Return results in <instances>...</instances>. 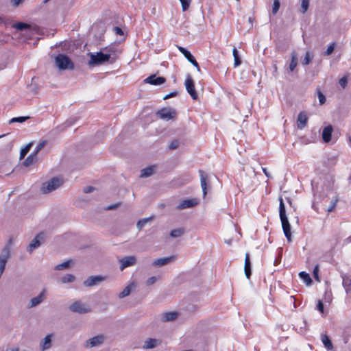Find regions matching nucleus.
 I'll list each match as a JSON object with an SVG mask.
<instances>
[{"instance_id":"nucleus-41","label":"nucleus","mask_w":351,"mask_h":351,"mask_svg":"<svg viewBox=\"0 0 351 351\" xmlns=\"http://www.w3.org/2000/svg\"><path fill=\"white\" fill-rule=\"evenodd\" d=\"M313 57L311 56L310 52L307 51L305 54L304 58L302 61V64L304 65H308L311 63L312 61Z\"/></svg>"},{"instance_id":"nucleus-18","label":"nucleus","mask_w":351,"mask_h":351,"mask_svg":"<svg viewBox=\"0 0 351 351\" xmlns=\"http://www.w3.org/2000/svg\"><path fill=\"white\" fill-rule=\"evenodd\" d=\"M308 117L305 112H300L298 114V119H297V126L299 129H302L304 127H306L307 124Z\"/></svg>"},{"instance_id":"nucleus-54","label":"nucleus","mask_w":351,"mask_h":351,"mask_svg":"<svg viewBox=\"0 0 351 351\" xmlns=\"http://www.w3.org/2000/svg\"><path fill=\"white\" fill-rule=\"evenodd\" d=\"M25 0H12V5L14 7L19 6L21 3H22Z\"/></svg>"},{"instance_id":"nucleus-57","label":"nucleus","mask_w":351,"mask_h":351,"mask_svg":"<svg viewBox=\"0 0 351 351\" xmlns=\"http://www.w3.org/2000/svg\"><path fill=\"white\" fill-rule=\"evenodd\" d=\"M232 54H233L234 58L239 56L238 51H237V49L236 48H234V49H233V50H232Z\"/></svg>"},{"instance_id":"nucleus-62","label":"nucleus","mask_w":351,"mask_h":351,"mask_svg":"<svg viewBox=\"0 0 351 351\" xmlns=\"http://www.w3.org/2000/svg\"><path fill=\"white\" fill-rule=\"evenodd\" d=\"M226 243L230 245L231 243V241L230 240L226 241Z\"/></svg>"},{"instance_id":"nucleus-15","label":"nucleus","mask_w":351,"mask_h":351,"mask_svg":"<svg viewBox=\"0 0 351 351\" xmlns=\"http://www.w3.org/2000/svg\"><path fill=\"white\" fill-rule=\"evenodd\" d=\"M144 82L153 85H160L166 82V79L163 77H156V75H151Z\"/></svg>"},{"instance_id":"nucleus-50","label":"nucleus","mask_w":351,"mask_h":351,"mask_svg":"<svg viewBox=\"0 0 351 351\" xmlns=\"http://www.w3.org/2000/svg\"><path fill=\"white\" fill-rule=\"evenodd\" d=\"M95 190V188L93 187V186H85L84 189H83V192L84 193H92Z\"/></svg>"},{"instance_id":"nucleus-19","label":"nucleus","mask_w":351,"mask_h":351,"mask_svg":"<svg viewBox=\"0 0 351 351\" xmlns=\"http://www.w3.org/2000/svg\"><path fill=\"white\" fill-rule=\"evenodd\" d=\"M45 290L40 293L38 295L34 297L30 300L28 305L29 308H33L40 304L44 300Z\"/></svg>"},{"instance_id":"nucleus-31","label":"nucleus","mask_w":351,"mask_h":351,"mask_svg":"<svg viewBox=\"0 0 351 351\" xmlns=\"http://www.w3.org/2000/svg\"><path fill=\"white\" fill-rule=\"evenodd\" d=\"M36 154L34 153L31 154L29 156L27 157V158L23 162V165L25 167H29L32 165L37 159Z\"/></svg>"},{"instance_id":"nucleus-16","label":"nucleus","mask_w":351,"mask_h":351,"mask_svg":"<svg viewBox=\"0 0 351 351\" xmlns=\"http://www.w3.org/2000/svg\"><path fill=\"white\" fill-rule=\"evenodd\" d=\"M53 334L47 335L40 343V348L42 351L47 350L52 346Z\"/></svg>"},{"instance_id":"nucleus-3","label":"nucleus","mask_w":351,"mask_h":351,"mask_svg":"<svg viewBox=\"0 0 351 351\" xmlns=\"http://www.w3.org/2000/svg\"><path fill=\"white\" fill-rule=\"evenodd\" d=\"M90 60L88 62V65L90 66L101 64L109 60L110 55L108 53H103L102 52H98L96 54L90 53H89Z\"/></svg>"},{"instance_id":"nucleus-38","label":"nucleus","mask_w":351,"mask_h":351,"mask_svg":"<svg viewBox=\"0 0 351 351\" xmlns=\"http://www.w3.org/2000/svg\"><path fill=\"white\" fill-rule=\"evenodd\" d=\"M75 280V277L73 274H66L61 279L62 283L72 282Z\"/></svg>"},{"instance_id":"nucleus-34","label":"nucleus","mask_w":351,"mask_h":351,"mask_svg":"<svg viewBox=\"0 0 351 351\" xmlns=\"http://www.w3.org/2000/svg\"><path fill=\"white\" fill-rule=\"evenodd\" d=\"M299 276L307 285H310L312 283V279L311 278L309 274L305 271H301L299 274Z\"/></svg>"},{"instance_id":"nucleus-55","label":"nucleus","mask_w":351,"mask_h":351,"mask_svg":"<svg viewBox=\"0 0 351 351\" xmlns=\"http://www.w3.org/2000/svg\"><path fill=\"white\" fill-rule=\"evenodd\" d=\"M114 30L117 34L123 35V32L120 27H114Z\"/></svg>"},{"instance_id":"nucleus-33","label":"nucleus","mask_w":351,"mask_h":351,"mask_svg":"<svg viewBox=\"0 0 351 351\" xmlns=\"http://www.w3.org/2000/svg\"><path fill=\"white\" fill-rule=\"evenodd\" d=\"M322 341L323 344L327 349L330 350L332 348V343L328 335H322Z\"/></svg>"},{"instance_id":"nucleus-25","label":"nucleus","mask_w":351,"mask_h":351,"mask_svg":"<svg viewBox=\"0 0 351 351\" xmlns=\"http://www.w3.org/2000/svg\"><path fill=\"white\" fill-rule=\"evenodd\" d=\"M158 343V340L156 339L149 338L144 342L143 348L144 349H152L155 348Z\"/></svg>"},{"instance_id":"nucleus-21","label":"nucleus","mask_w":351,"mask_h":351,"mask_svg":"<svg viewBox=\"0 0 351 351\" xmlns=\"http://www.w3.org/2000/svg\"><path fill=\"white\" fill-rule=\"evenodd\" d=\"M136 285L134 282L130 283L125 289L119 294V298H123L128 296L132 290L135 289Z\"/></svg>"},{"instance_id":"nucleus-37","label":"nucleus","mask_w":351,"mask_h":351,"mask_svg":"<svg viewBox=\"0 0 351 351\" xmlns=\"http://www.w3.org/2000/svg\"><path fill=\"white\" fill-rule=\"evenodd\" d=\"M71 262H72V260H71V259L67 260V261H64V263H62L61 264L57 265L55 267V269H56V270H62V269L68 268V267H69L70 263Z\"/></svg>"},{"instance_id":"nucleus-26","label":"nucleus","mask_w":351,"mask_h":351,"mask_svg":"<svg viewBox=\"0 0 351 351\" xmlns=\"http://www.w3.org/2000/svg\"><path fill=\"white\" fill-rule=\"evenodd\" d=\"M12 27L15 28L16 29L19 31H23V30H31L32 26L29 24L23 23V22H19L16 23H14L12 25Z\"/></svg>"},{"instance_id":"nucleus-1","label":"nucleus","mask_w":351,"mask_h":351,"mask_svg":"<svg viewBox=\"0 0 351 351\" xmlns=\"http://www.w3.org/2000/svg\"><path fill=\"white\" fill-rule=\"evenodd\" d=\"M63 184L62 179L58 178H53L48 182L43 184L41 191L43 193H49L58 189Z\"/></svg>"},{"instance_id":"nucleus-24","label":"nucleus","mask_w":351,"mask_h":351,"mask_svg":"<svg viewBox=\"0 0 351 351\" xmlns=\"http://www.w3.org/2000/svg\"><path fill=\"white\" fill-rule=\"evenodd\" d=\"M298 54L294 51L291 53V60L289 65V70L290 72H293L298 65Z\"/></svg>"},{"instance_id":"nucleus-61","label":"nucleus","mask_w":351,"mask_h":351,"mask_svg":"<svg viewBox=\"0 0 351 351\" xmlns=\"http://www.w3.org/2000/svg\"><path fill=\"white\" fill-rule=\"evenodd\" d=\"M274 71H276L277 69H278V67H277V65L275 64L274 66Z\"/></svg>"},{"instance_id":"nucleus-47","label":"nucleus","mask_w":351,"mask_h":351,"mask_svg":"<svg viewBox=\"0 0 351 351\" xmlns=\"http://www.w3.org/2000/svg\"><path fill=\"white\" fill-rule=\"evenodd\" d=\"M158 278H159L156 276L150 277L146 280L145 283L147 286H151L154 285L158 280Z\"/></svg>"},{"instance_id":"nucleus-63","label":"nucleus","mask_w":351,"mask_h":351,"mask_svg":"<svg viewBox=\"0 0 351 351\" xmlns=\"http://www.w3.org/2000/svg\"><path fill=\"white\" fill-rule=\"evenodd\" d=\"M3 22V19L0 16V23Z\"/></svg>"},{"instance_id":"nucleus-60","label":"nucleus","mask_w":351,"mask_h":351,"mask_svg":"<svg viewBox=\"0 0 351 351\" xmlns=\"http://www.w3.org/2000/svg\"><path fill=\"white\" fill-rule=\"evenodd\" d=\"M253 20H254V19H253L252 17H249V18H248V21H249V23H250V26H251L250 27H252V25H253Z\"/></svg>"},{"instance_id":"nucleus-23","label":"nucleus","mask_w":351,"mask_h":351,"mask_svg":"<svg viewBox=\"0 0 351 351\" xmlns=\"http://www.w3.org/2000/svg\"><path fill=\"white\" fill-rule=\"evenodd\" d=\"M244 272L246 278L249 279L251 276V263L250 261V254L248 253L245 254Z\"/></svg>"},{"instance_id":"nucleus-11","label":"nucleus","mask_w":351,"mask_h":351,"mask_svg":"<svg viewBox=\"0 0 351 351\" xmlns=\"http://www.w3.org/2000/svg\"><path fill=\"white\" fill-rule=\"evenodd\" d=\"M199 203V200L196 198L184 199L177 206V209L183 210L185 208H193L198 205Z\"/></svg>"},{"instance_id":"nucleus-22","label":"nucleus","mask_w":351,"mask_h":351,"mask_svg":"<svg viewBox=\"0 0 351 351\" xmlns=\"http://www.w3.org/2000/svg\"><path fill=\"white\" fill-rule=\"evenodd\" d=\"M156 166L152 165L143 169L141 171V178H148L152 176L156 171Z\"/></svg>"},{"instance_id":"nucleus-42","label":"nucleus","mask_w":351,"mask_h":351,"mask_svg":"<svg viewBox=\"0 0 351 351\" xmlns=\"http://www.w3.org/2000/svg\"><path fill=\"white\" fill-rule=\"evenodd\" d=\"M47 141L43 140L41 142L38 143V145L36 146L35 151L34 152V154L36 155L38 153L47 145Z\"/></svg>"},{"instance_id":"nucleus-7","label":"nucleus","mask_w":351,"mask_h":351,"mask_svg":"<svg viewBox=\"0 0 351 351\" xmlns=\"http://www.w3.org/2000/svg\"><path fill=\"white\" fill-rule=\"evenodd\" d=\"M106 337L104 335H98L95 337H93L85 342L86 348H93L96 346H101L105 341Z\"/></svg>"},{"instance_id":"nucleus-43","label":"nucleus","mask_w":351,"mask_h":351,"mask_svg":"<svg viewBox=\"0 0 351 351\" xmlns=\"http://www.w3.org/2000/svg\"><path fill=\"white\" fill-rule=\"evenodd\" d=\"M309 7V0H302L301 3V8L302 14H304Z\"/></svg>"},{"instance_id":"nucleus-4","label":"nucleus","mask_w":351,"mask_h":351,"mask_svg":"<svg viewBox=\"0 0 351 351\" xmlns=\"http://www.w3.org/2000/svg\"><path fill=\"white\" fill-rule=\"evenodd\" d=\"M69 309L73 313L79 314L88 313L91 311L90 308L86 304H83L81 301L77 300L72 303Z\"/></svg>"},{"instance_id":"nucleus-40","label":"nucleus","mask_w":351,"mask_h":351,"mask_svg":"<svg viewBox=\"0 0 351 351\" xmlns=\"http://www.w3.org/2000/svg\"><path fill=\"white\" fill-rule=\"evenodd\" d=\"M336 43L333 42L328 47L327 49L324 51V55L330 56L334 51Z\"/></svg>"},{"instance_id":"nucleus-17","label":"nucleus","mask_w":351,"mask_h":351,"mask_svg":"<svg viewBox=\"0 0 351 351\" xmlns=\"http://www.w3.org/2000/svg\"><path fill=\"white\" fill-rule=\"evenodd\" d=\"M179 316V313L176 311L165 312L161 315V321L167 322L176 320Z\"/></svg>"},{"instance_id":"nucleus-48","label":"nucleus","mask_w":351,"mask_h":351,"mask_svg":"<svg viewBox=\"0 0 351 351\" xmlns=\"http://www.w3.org/2000/svg\"><path fill=\"white\" fill-rule=\"evenodd\" d=\"M339 85L343 88H345L347 86L348 84V78L346 76H343L341 77L339 81Z\"/></svg>"},{"instance_id":"nucleus-14","label":"nucleus","mask_w":351,"mask_h":351,"mask_svg":"<svg viewBox=\"0 0 351 351\" xmlns=\"http://www.w3.org/2000/svg\"><path fill=\"white\" fill-rule=\"evenodd\" d=\"M282 228L284 232V234L287 239L289 242L291 241V225L289 222L288 218L281 219Z\"/></svg>"},{"instance_id":"nucleus-44","label":"nucleus","mask_w":351,"mask_h":351,"mask_svg":"<svg viewBox=\"0 0 351 351\" xmlns=\"http://www.w3.org/2000/svg\"><path fill=\"white\" fill-rule=\"evenodd\" d=\"M280 1L279 0H274V4L272 8V13L273 14H276L280 8Z\"/></svg>"},{"instance_id":"nucleus-8","label":"nucleus","mask_w":351,"mask_h":351,"mask_svg":"<svg viewBox=\"0 0 351 351\" xmlns=\"http://www.w3.org/2000/svg\"><path fill=\"white\" fill-rule=\"evenodd\" d=\"M136 257L135 256H128L123 257L119 261L120 263L119 269L121 271H123L126 267L136 265Z\"/></svg>"},{"instance_id":"nucleus-20","label":"nucleus","mask_w":351,"mask_h":351,"mask_svg":"<svg viewBox=\"0 0 351 351\" xmlns=\"http://www.w3.org/2000/svg\"><path fill=\"white\" fill-rule=\"evenodd\" d=\"M332 131L333 128L331 125H329L324 128L322 136L324 142L328 143L331 140Z\"/></svg>"},{"instance_id":"nucleus-30","label":"nucleus","mask_w":351,"mask_h":351,"mask_svg":"<svg viewBox=\"0 0 351 351\" xmlns=\"http://www.w3.org/2000/svg\"><path fill=\"white\" fill-rule=\"evenodd\" d=\"M154 217L152 216L140 219L136 223V228L138 230H141L147 223L151 222L154 219Z\"/></svg>"},{"instance_id":"nucleus-10","label":"nucleus","mask_w":351,"mask_h":351,"mask_svg":"<svg viewBox=\"0 0 351 351\" xmlns=\"http://www.w3.org/2000/svg\"><path fill=\"white\" fill-rule=\"evenodd\" d=\"M106 277L102 276H89L86 280H85L83 282L84 285L86 287H90L93 286H95L99 285L100 282L104 281L106 280Z\"/></svg>"},{"instance_id":"nucleus-12","label":"nucleus","mask_w":351,"mask_h":351,"mask_svg":"<svg viewBox=\"0 0 351 351\" xmlns=\"http://www.w3.org/2000/svg\"><path fill=\"white\" fill-rule=\"evenodd\" d=\"M177 47H178V50L188 60V61L191 64H192L194 66H195L197 71L199 72L200 71L199 66L197 62L196 61V60L195 59V58L193 56V55L189 51H187L185 48H184L182 47L177 46Z\"/></svg>"},{"instance_id":"nucleus-56","label":"nucleus","mask_w":351,"mask_h":351,"mask_svg":"<svg viewBox=\"0 0 351 351\" xmlns=\"http://www.w3.org/2000/svg\"><path fill=\"white\" fill-rule=\"evenodd\" d=\"M234 66H237L241 64V61L239 56L235 57V58H234Z\"/></svg>"},{"instance_id":"nucleus-29","label":"nucleus","mask_w":351,"mask_h":351,"mask_svg":"<svg viewBox=\"0 0 351 351\" xmlns=\"http://www.w3.org/2000/svg\"><path fill=\"white\" fill-rule=\"evenodd\" d=\"M343 286L347 293L351 291V278L348 276H342Z\"/></svg>"},{"instance_id":"nucleus-6","label":"nucleus","mask_w":351,"mask_h":351,"mask_svg":"<svg viewBox=\"0 0 351 351\" xmlns=\"http://www.w3.org/2000/svg\"><path fill=\"white\" fill-rule=\"evenodd\" d=\"M176 111L175 109L171 108H163L158 110L156 113L159 117L163 120L169 121L174 119L176 116Z\"/></svg>"},{"instance_id":"nucleus-35","label":"nucleus","mask_w":351,"mask_h":351,"mask_svg":"<svg viewBox=\"0 0 351 351\" xmlns=\"http://www.w3.org/2000/svg\"><path fill=\"white\" fill-rule=\"evenodd\" d=\"M33 145V142L29 143L25 147L21 149L20 152V160L24 158L25 155L29 152L32 146Z\"/></svg>"},{"instance_id":"nucleus-46","label":"nucleus","mask_w":351,"mask_h":351,"mask_svg":"<svg viewBox=\"0 0 351 351\" xmlns=\"http://www.w3.org/2000/svg\"><path fill=\"white\" fill-rule=\"evenodd\" d=\"M179 144H180L179 141L177 140V139H175V140L171 141V143H170V145L169 146V148L171 150L176 149H177L178 147Z\"/></svg>"},{"instance_id":"nucleus-59","label":"nucleus","mask_w":351,"mask_h":351,"mask_svg":"<svg viewBox=\"0 0 351 351\" xmlns=\"http://www.w3.org/2000/svg\"><path fill=\"white\" fill-rule=\"evenodd\" d=\"M263 171L267 177H269V174L265 168H263Z\"/></svg>"},{"instance_id":"nucleus-27","label":"nucleus","mask_w":351,"mask_h":351,"mask_svg":"<svg viewBox=\"0 0 351 351\" xmlns=\"http://www.w3.org/2000/svg\"><path fill=\"white\" fill-rule=\"evenodd\" d=\"M199 173L200 176V182H201V186H202V192H203V196L205 197L207 193V184H206V178L204 176V171L202 170H199Z\"/></svg>"},{"instance_id":"nucleus-64","label":"nucleus","mask_w":351,"mask_h":351,"mask_svg":"<svg viewBox=\"0 0 351 351\" xmlns=\"http://www.w3.org/2000/svg\"><path fill=\"white\" fill-rule=\"evenodd\" d=\"M12 351H19V348H16L15 350H14Z\"/></svg>"},{"instance_id":"nucleus-2","label":"nucleus","mask_w":351,"mask_h":351,"mask_svg":"<svg viewBox=\"0 0 351 351\" xmlns=\"http://www.w3.org/2000/svg\"><path fill=\"white\" fill-rule=\"evenodd\" d=\"M56 65L60 70L73 69L74 64L69 57L63 54H58L55 58Z\"/></svg>"},{"instance_id":"nucleus-39","label":"nucleus","mask_w":351,"mask_h":351,"mask_svg":"<svg viewBox=\"0 0 351 351\" xmlns=\"http://www.w3.org/2000/svg\"><path fill=\"white\" fill-rule=\"evenodd\" d=\"M319 102L320 105H324L326 103V99L325 95L322 93L320 89L317 90Z\"/></svg>"},{"instance_id":"nucleus-45","label":"nucleus","mask_w":351,"mask_h":351,"mask_svg":"<svg viewBox=\"0 0 351 351\" xmlns=\"http://www.w3.org/2000/svg\"><path fill=\"white\" fill-rule=\"evenodd\" d=\"M183 11H186L190 5L191 0H180Z\"/></svg>"},{"instance_id":"nucleus-5","label":"nucleus","mask_w":351,"mask_h":351,"mask_svg":"<svg viewBox=\"0 0 351 351\" xmlns=\"http://www.w3.org/2000/svg\"><path fill=\"white\" fill-rule=\"evenodd\" d=\"M45 239V234L44 232H41L36 234V236L32 240L30 243L28 245L27 247V252L32 253V251L38 247L42 243L44 242Z\"/></svg>"},{"instance_id":"nucleus-51","label":"nucleus","mask_w":351,"mask_h":351,"mask_svg":"<svg viewBox=\"0 0 351 351\" xmlns=\"http://www.w3.org/2000/svg\"><path fill=\"white\" fill-rule=\"evenodd\" d=\"M317 309L320 311L322 313H324V304L322 302V301L319 300L318 301V303H317Z\"/></svg>"},{"instance_id":"nucleus-36","label":"nucleus","mask_w":351,"mask_h":351,"mask_svg":"<svg viewBox=\"0 0 351 351\" xmlns=\"http://www.w3.org/2000/svg\"><path fill=\"white\" fill-rule=\"evenodd\" d=\"M30 117L27 116V117H14L12 119H11L10 121H9V124H11V123H23L25 122V121L28 120Z\"/></svg>"},{"instance_id":"nucleus-53","label":"nucleus","mask_w":351,"mask_h":351,"mask_svg":"<svg viewBox=\"0 0 351 351\" xmlns=\"http://www.w3.org/2000/svg\"><path fill=\"white\" fill-rule=\"evenodd\" d=\"M119 205H121L120 202L116 203V204H111V205L108 206L106 208V210H114V209L117 208Z\"/></svg>"},{"instance_id":"nucleus-28","label":"nucleus","mask_w":351,"mask_h":351,"mask_svg":"<svg viewBox=\"0 0 351 351\" xmlns=\"http://www.w3.org/2000/svg\"><path fill=\"white\" fill-rule=\"evenodd\" d=\"M280 204H279V215L280 219H287V215H286V210H285V206L283 202V199L282 197H280L279 199Z\"/></svg>"},{"instance_id":"nucleus-58","label":"nucleus","mask_w":351,"mask_h":351,"mask_svg":"<svg viewBox=\"0 0 351 351\" xmlns=\"http://www.w3.org/2000/svg\"><path fill=\"white\" fill-rule=\"evenodd\" d=\"M335 206H336V203L335 202V203H333V204H332V206H330V207L328 209V212H331V211L333 210V208L335 207Z\"/></svg>"},{"instance_id":"nucleus-52","label":"nucleus","mask_w":351,"mask_h":351,"mask_svg":"<svg viewBox=\"0 0 351 351\" xmlns=\"http://www.w3.org/2000/svg\"><path fill=\"white\" fill-rule=\"evenodd\" d=\"M178 93L177 91H173L169 94H167L164 97H163V99H167L170 97H175L176 95H178Z\"/></svg>"},{"instance_id":"nucleus-32","label":"nucleus","mask_w":351,"mask_h":351,"mask_svg":"<svg viewBox=\"0 0 351 351\" xmlns=\"http://www.w3.org/2000/svg\"><path fill=\"white\" fill-rule=\"evenodd\" d=\"M185 233V230L183 228H179L171 231L170 237L172 238H178L182 237Z\"/></svg>"},{"instance_id":"nucleus-49","label":"nucleus","mask_w":351,"mask_h":351,"mask_svg":"<svg viewBox=\"0 0 351 351\" xmlns=\"http://www.w3.org/2000/svg\"><path fill=\"white\" fill-rule=\"evenodd\" d=\"M318 271H319V265H316L314 268V270H313V276L317 281L319 282Z\"/></svg>"},{"instance_id":"nucleus-9","label":"nucleus","mask_w":351,"mask_h":351,"mask_svg":"<svg viewBox=\"0 0 351 351\" xmlns=\"http://www.w3.org/2000/svg\"><path fill=\"white\" fill-rule=\"evenodd\" d=\"M185 86L187 92L193 98V99L196 100L198 98V95L195 90L194 82L190 75H188L186 81H185Z\"/></svg>"},{"instance_id":"nucleus-13","label":"nucleus","mask_w":351,"mask_h":351,"mask_svg":"<svg viewBox=\"0 0 351 351\" xmlns=\"http://www.w3.org/2000/svg\"><path fill=\"white\" fill-rule=\"evenodd\" d=\"M176 255H172L168 257L160 258L155 260L152 263V265L155 267H160L162 266L169 264L171 262L174 261L176 259Z\"/></svg>"}]
</instances>
